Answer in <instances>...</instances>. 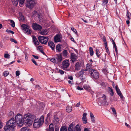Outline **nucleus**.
<instances>
[{
	"label": "nucleus",
	"instance_id": "1",
	"mask_svg": "<svg viewBox=\"0 0 131 131\" xmlns=\"http://www.w3.org/2000/svg\"><path fill=\"white\" fill-rule=\"evenodd\" d=\"M35 118L36 116L35 115L28 114L24 115L23 120L27 126L29 127L32 125L34 120L36 119Z\"/></svg>",
	"mask_w": 131,
	"mask_h": 131
},
{
	"label": "nucleus",
	"instance_id": "2",
	"mask_svg": "<svg viewBox=\"0 0 131 131\" xmlns=\"http://www.w3.org/2000/svg\"><path fill=\"white\" fill-rule=\"evenodd\" d=\"M44 118L43 116H41L39 119H35L33 126L35 128H39L43 124L44 122Z\"/></svg>",
	"mask_w": 131,
	"mask_h": 131
},
{
	"label": "nucleus",
	"instance_id": "3",
	"mask_svg": "<svg viewBox=\"0 0 131 131\" xmlns=\"http://www.w3.org/2000/svg\"><path fill=\"white\" fill-rule=\"evenodd\" d=\"M24 118H22V115L20 114H17L15 117V120L17 124L20 126H22L23 122L25 123L23 120Z\"/></svg>",
	"mask_w": 131,
	"mask_h": 131
},
{
	"label": "nucleus",
	"instance_id": "4",
	"mask_svg": "<svg viewBox=\"0 0 131 131\" xmlns=\"http://www.w3.org/2000/svg\"><path fill=\"white\" fill-rule=\"evenodd\" d=\"M36 4V0H27L26 4V6L30 9H32Z\"/></svg>",
	"mask_w": 131,
	"mask_h": 131
},
{
	"label": "nucleus",
	"instance_id": "5",
	"mask_svg": "<svg viewBox=\"0 0 131 131\" xmlns=\"http://www.w3.org/2000/svg\"><path fill=\"white\" fill-rule=\"evenodd\" d=\"M97 101L98 103H100L102 105L108 104L106 96L104 94L102 95L101 97L98 98Z\"/></svg>",
	"mask_w": 131,
	"mask_h": 131
},
{
	"label": "nucleus",
	"instance_id": "6",
	"mask_svg": "<svg viewBox=\"0 0 131 131\" xmlns=\"http://www.w3.org/2000/svg\"><path fill=\"white\" fill-rule=\"evenodd\" d=\"M21 27L25 33L27 34H29L31 33V30L30 27L28 25L23 24L21 25Z\"/></svg>",
	"mask_w": 131,
	"mask_h": 131
},
{
	"label": "nucleus",
	"instance_id": "7",
	"mask_svg": "<svg viewBox=\"0 0 131 131\" xmlns=\"http://www.w3.org/2000/svg\"><path fill=\"white\" fill-rule=\"evenodd\" d=\"M90 69V73L91 76L94 79H98L99 77V74L97 71L93 69Z\"/></svg>",
	"mask_w": 131,
	"mask_h": 131
},
{
	"label": "nucleus",
	"instance_id": "8",
	"mask_svg": "<svg viewBox=\"0 0 131 131\" xmlns=\"http://www.w3.org/2000/svg\"><path fill=\"white\" fill-rule=\"evenodd\" d=\"M16 122L14 118H12L7 122L6 125L14 128L16 126Z\"/></svg>",
	"mask_w": 131,
	"mask_h": 131
},
{
	"label": "nucleus",
	"instance_id": "9",
	"mask_svg": "<svg viewBox=\"0 0 131 131\" xmlns=\"http://www.w3.org/2000/svg\"><path fill=\"white\" fill-rule=\"evenodd\" d=\"M70 63L69 60H65L62 62V68L64 70H68V68L69 66Z\"/></svg>",
	"mask_w": 131,
	"mask_h": 131
},
{
	"label": "nucleus",
	"instance_id": "10",
	"mask_svg": "<svg viewBox=\"0 0 131 131\" xmlns=\"http://www.w3.org/2000/svg\"><path fill=\"white\" fill-rule=\"evenodd\" d=\"M38 39L40 42L45 44L47 43L48 39V37L43 36H39Z\"/></svg>",
	"mask_w": 131,
	"mask_h": 131
},
{
	"label": "nucleus",
	"instance_id": "11",
	"mask_svg": "<svg viewBox=\"0 0 131 131\" xmlns=\"http://www.w3.org/2000/svg\"><path fill=\"white\" fill-rule=\"evenodd\" d=\"M81 63L80 62H77L74 66L75 69L74 71L76 72L78 71L81 69Z\"/></svg>",
	"mask_w": 131,
	"mask_h": 131
},
{
	"label": "nucleus",
	"instance_id": "12",
	"mask_svg": "<svg viewBox=\"0 0 131 131\" xmlns=\"http://www.w3.org/2000/svg\"><path fill=\"white\" fill-rule=\"evenodd\" d=\"M33 28L35 30H40L42 29V27L40 25L34 23L32 24Z\"/></svg>",
	"mask_w": 131,
	"mask_h": 131
},
{
	"label": "nucleus",
	"instance_id": "13",
	"mask_svg": "<svg viewBox=\"0 0 131 131\" xmlns=\"http://www.w3.org/2000/svg\"><path fill=\"white\" fill-rule=\"evenodd\" d=\"M71 61L72 62H74L77 59V56L76 54L74 53H71L70 57Z\"/></svg>",
	"mask_w": 131,
	"mask_h": 131
},
{
	"label": "nucleus",
	"instance_id": "14",
	"mask_svg": "<svg viewBox=\"0 0 131 131\" xmlns=\"http://www.w3.org/2000/svg\"><path fill=\"white\" fill-rule=\"evenodd\" d=\"M87 115V114L86 113H84L83 115V117L82 118L83 123L84 124H86L87 123V118L86 117V116Z\"/></svg>",
	"mask_w": 131,
	"mask_h": 131
},
{
	"label": "nucleus",
	"instance_id": "15",
	"mask_svg": "<svg viewBox=\"0 0 131 131\" xmlns=\"http://www.w3.org/2000/svg\"><path fill=\"white\" fill-rule=\"evenodd\" d=\"M90 69V68L89 66V67H88V66H86V69H84L83 70H81L79 72V75L80 76H81L82 75H83L84 74V71H85L88 70L89 69Z\"/></svg>",
	"mask_w": 131,
	"mask_h": 131
},
{
	"label": "nucleus",
	"instance_id": "16",
	"mask_svg": "<svg viewBox=\"0 0 131 131\" xmlns=\"http://www.w3.org/2000/svg\"><path fill=\"white\" fill-rule=\"evenodd\" d=\"M4 130L5 131H14V128L6 125L4 127Z\"/></svg>",
	"mask_w": 131,
	"mask_h": 131
},
{
	"label": "nucleus",
	"instance_id": "17",
	"mask_svg": "<svg viewBox=\"0 0 131 131\" xmlns=\"http://www.w3.org/2000/svg\"><path fill=\"white\" fill-rule=\"evenodd\" d=\"M48 45L49 46L52 50L54 49L55 45L53 42L52 41H49L48 42Z\"/></svg>",
	"mask_w": 131,
	"mask_h": 131
},
{
	"label": "nucleus",
	"instance_id": "18",
	"mask_svg": "<svg viewBox=\"0 0 131 131\" xmlns=\"http://www.w3.org/2000/svg\"><path fill=\"white\" fill-rule=\"evenodd\" d=\"M74 131H81V125L77 124L76 125L74 128Z\"/></svg>",
	"mask_w": 131,
	"mask_h": 131
},
{
	"label": "nucleus",
	"instance_id": "19",
	"mask_svg": "<svg viewBox=\"0 0 131 131\" xmlns=\"http://www.w3.org/2000/svg\"><path fill=\"white\" fill-rule=\"evenodd\" d=\"M61 38L60 36L57 35L54 38V41L56 42H57L60 41L61 40Z\"/></svg>",
	"mask_w": 131,
	"mask_h": 131
},
{
	"label": "nucleus",
	"instance_id": "20",
	"mask_svg": "<svg viewBox=\"0 0 131 131\" xmlns=\"http://www.w3.org/2000/svg\"><path fill=\"white\" fill-rule=\"evenodd\" d=\"M56 58L57 59V62L58 63L60 62L62 60V58L61 54H58Z\"/></svg>",
	"mask_w": 131,
	"mask_h": 131
},
{
	"label": "nucleus",
	"instance_id": "21",
	"mask_svg": "<svg viewBox=\"0 0 131 131\" xmlns=\"http://www.w3.org/2000/svg\"><path fill=\"white\" fill-rule=\"evenodd\" d=\"M54 126L52 123L49 125V128L47 129L46 131H54Z\"/></svg>",
	"mask_w": 131,
	"mask_h": 131
},
{
	"label": "nucleus",
	"instance_id": "22",
	"mask_svg": "<svg viewBox=\"0 0 131 131\" xmlns=\"http://www.w3.org/2000/svg\"><path fill=\"white\" fill-rule=\"evenodd\" d=\"M56 49L57 52H60L61 51V46L59 44H58L56 46Z\"/></svg>",
	"mask_w": 131,
	"mask_h": 131
},
{
	"label": "nucleus",
	"instance_id": "23",
	"mask_svg": "<svg viewBox=\"0 0 131 131\" xmlns=\"http://www.w3.org/2000/svg\"><path fill=\"white\" fill-rule=\"evenodd\" d=\"M53 121L55 122V123L57 124L59 122V119L56 116H54Z\"/></svg>",
	"mask_w": 131,
	"mask_h": 131
},
{
	"label": "nucleus",
	"instance_id": "24",
	"mask_svg": "<svg viewBox=\"0 0 131 131\" xmlns=\"http://www.w3.org/2000/svg\"><path fill=\"white\" fill-rule=\"evenodd\" d=\"M50 61L53 63H58L57 62V59L56 58H52L51 59Z\"/></svg>",
	"mask_w": 131,
	"mask_h": 131
},
{
	"label": "nucleus",
	"instance_id": "25",
	"mask_svg": "<svg viewBox=\"0 0 131 131\" xmlns=\"http://www.w3.org/2000/svg\"><path fill=\"white\" fill-rule=\"evenodd\" d=\"M83 87L84 89L87 90H89L90 89V87L87 84L84 85Z\"/></svg>",
	"mask_w": 131,
	"mask_h": 131
},
{
	"label": "nucleus",
	"instance_id": "26",
	"mask_svg": "<svg viewBox=\"0 0 131 131\" xmlns=\"http://www.w3.org/2000/svg\"><path fill=\"white\" fill-rule=\"evenodd\" d=\"M73 124L71 123L69 126L68 127V131H74L73 129Z\"/></svg>",
	"mask_w": 131,
	"mask_h": 131
},
{
	"label": "nucleus",
	"instance_id": "27",
	"mask_svg": "<svg viewBox=\"0 0 131 131\" xmlns=\"http://www.w3.org/2000/svg\"><path fill=\"white\" fill-rule=\"evenodd\" d=\"M40 33L42 35H45L47 34V30L46 29L43 30L40 32Z\"/></svg>",
	"mask_w": 131,
	"mask_h": 131
},
{
	"label": "nucleus",
	"instance_id": "28",
	"mask_svg": "<svg viewBox=\"0 0 131 131\" xmlns=\"http://www.w3.org/2000/svg\"><path fill=\"white\" fill-rule=\"evenodd\" d=\"M89 50L90 55L91 56H93L94 54V51L92 48V47H90Z\"/></svg>",
	"mask_w": 131,
	"mask_h": 131
},
{
	"label": "nucleus",
	"instance_id": "29",
	"mask_svg": "<svg viewBox=\"0 0 131 131\" xmlns=\"http://www.w3.org/2000/svg\"><path fill=\"white\" fill-rule=\"evenodd\" d=\"M11 1L13 4L14 5L16 6L18 4L19 0H11Z\"/></svg>",
	"mask_w": 131,
	"mask_h": 131
},
{
	"label": "nucleus",
	"instance_id": "30",
	"mask_svg": "<svg viewBox=\"0 0 131 131\" xmlns=\"http://www.w3.org/2000/svg\"><path fill=\"white\" fill-rule=\"evenodd\" d=\"M21 131H30L29 129L27 127H25L22 128L21 129Z\"/></svg>",
	"mask_w": 131,
	"mask_h": 131
},
{
	"label": "nucleus",
	"instance_id": "31",
	"mask_svg": "<svg viewBox=\"0 0 131 131\" xmlns=\"http://www.w3.org/2000/svg\"><path fill=\"white\" fill-rule=\"evenodd\" d=\"M66 110L67 112H70L72 110V108L71 106H68L66 108Z\"/></svg>",
	"mask_w": 131,
	"mask_h": 131
},
{
	"label": "nucleus",
	"instance_id": "32",
	"mask_svg": "<svg viewBox=\"0 0 131 131\" xmlns=\"http://www.w3.org/2000/svg\"><path fill=\"white\" fill-rule=\"evenodd\" d=\"M9 20L10 22L12 23V24H10L11 26L13 27H15V25L14 21L12 20Z\"/></svg>",
	"mask_w": 131,
	"mask_h": 131
},
{
	"label": "nucleus",
	"instance_id": "33",
	"mask_svg": "<svg viewBox=\"0 0 131 131\" xmlns=\"http://www.w3.org/2000/svg\"><path fill=\"white\" fill-rule=\"evenodd\" d=\"M57 70H58V73H60L61 75H62L64 73V71L61 70L59 69H57Z\"/></svg>",
	"mask_w": 131,
	"mask_h": 131
},
{
	"label": "nucleus",
	"instance_id": "34",
	"mask_svg": "<svg viewBox=\"0 0 131 131\" xmlns=\"http://www.w3.org/2000/svg\"><path fill=\"white\" fill-rule=\"evenodd\" d=\"M60 131H67V129L66 127L62 126L61 128Z\"/></svg>",
	"mask_w": 131,
	"mask_h": 131
},
{
	"label": "nucleus",
	"instance_id": "35",
	"mask_svg": "<svg viewBox=\"0 0 131 131\" xmlns=\"http://www.w3.org/2000/svg\"><path fill=\"white\" fill-rule=\"evenodd\" d=\"M110 92L111 93H110V95L111 96H113L114 95V92L113 90L111 88L109 87L108 88Z\"/></svg>",
	"mask_w": 131,
	"mask_h": 131
},
{
	"label": "nucleus",
	"instance_id": "36",
	"mask_svg": "<svg viewBox=\"0 0 131 131\" xmlns=\"http://www.w3.org/2000/svg\"><path fill=\"white\" fill-rule=\"evenodd\" d=\"M115 88L116 90V92H117V93L118 94L119 93H121V92L119 90V89L118 88V86L117 85H116L115 86Z\"/></svg>",
	"mask_w": 131,
	"mask_h": 131
},
{
	"label": "nucleus",
	"instance_id": "37",
	"mask_svg": "<svg viewBox=\"0 0 131 131\" xmlns=\"http://www.w3.org/2000/svg\"><path fill=\"white\" fill-rule=\"evenodd\" d=\"M130 13L128 11L127 14H126V16L129 20L130 19Z\"/></svg>",
	"mask_w": 131,
	"mask_h": 131
},
{
	"label": "nucleus",
	"instance_id": "38",
	"mask_svg": "<svg viewBox=\"0 0 131 131\" xmlns=\"http://www.w3.org/2000/svg\"><path fill=\"white\" fill-rule=\"evenodd\" d=\"M6 32H8V33H11L12 34H13L14 33V32L12 31L11 30L7 29L6 30Z\"/></svg>",
	"mask_w": 131,
	"mask_h": 131
},
{
	"label": "nucleus",
	"instance_id": "39",
	"mask_svg": "<svg viewBox=\"0 0 131 131\" xmlns=\"http://www.w3.org/2000/svg\"><path fill=\"white\" fill-rule=\"evenodd\" d=\"M63 55L64 56H66L67 55V52L66 50H64L63 52Z\"/></svg>",
	"mask_w": 131,
	"mask_h": 131
},
{
	"label": "nucleus",
	"instance_id": "40",
	"mask_svg": "<svg viewBox=\"0 0 131 131\" xmlns=\"http://www.w3.org/2000/svg\"><path fill=\"white\" fill-rule=\"evenodd\" d=\"M4 57L7 59H9L10 58V56L7 54H5L4 55Z\"/></svg>",
	"mask_w": 131,
	"mask_h": 131
},
{
	"label": "nucleus",
	"instance_id": "41",
	"mask_svg": "<svg viewBox=\"0 0 131 131\" xmlns=\"http://www.w3.org/2000/svg\"><path fill=\"white\" fill-rule=\"evenodd\" d=\"M111 109L113 113L115 114L116 116V112L115 108L113 107H111Z\"/></svg>",
	"mask_w": 131,
	"mask_h": 131
},
{
	"label": "nucleus",
	"instance_id": "42",
	"mask_svg": "<svg viewBox=\"0 0 131 131\" xmlns=\"http://www.w3.org/2000/svg\"><path fill=\"white\" fill-rule=\"evenodd\" d=\"M96 55L97 57L98 58H99L100 56L101 55V53H100V52L99 51L97 50H96Z\"/></svg>",
	"mask_w": 131,
	"mask_h": 131
},
{
	"label": "nucleus",
	"instance_id": "43",
	"mask_svg": "<svg viewBox=\"0 0 131 131\" xmlns=\"http://www.w3.org/2000/svg\"><path fill=\"white\" fill-rule=\"evenodd\" d=\"M71 29L75 34H77V32L76 30L73 27H71Z\"/></svg>",
	"mask_w": 131,
	"mask_h": 131
},
{
	"label": "nucleus",
	"instance_id": "44",
	"mask_svg": "<svg viewBox=\"0 0 131 131\" xmlns=\"http://www.w3.org/2000/svg\"><path fill=\"white\" fill-rule=\"evenodd\" d=\"M113 46L114 48L115 51L116 53H117L118 52V50L116 44H115L114 45H113Z\"/></svg>",
	"mask_w": 131,
	"mask_h": 131
},
{
	"label": "nucleus",
	"instance_id": "45",
	"mask_svg": "<svg viewBox=\"0 0 131 131\" xmlns=\"http://www.w3.org/2000/svg\"><path fill=\"white\" fill-rule=\"evenodd\" d=\"M31 60L33 63H34L37 66L38 65V64L36 62V61L33 58H32L31 59Z\"/></svg>",
	"mask_w": 131,
	"mask_h": 131
},
{
	"label": "nucleus",
	"instance_id": "46",
	"mask_svg": "<svg viewBox=\"0 0 131 131\" xmlns=\"http://www.w3.org/2000/svg\"><path fill=\"white\" fill-rule=\"evenodd\" d=\"M24 1L20 0L19 1V5L20 7H21L23 6V5Z\"/></svg>",
	"mask_w": 131,
	"mask_h": 131
},
{
	"label": "nucleus",
	"instance_id": "47",
	"mask_svg": "<svg viewBox=\"0 0 131 131\" xmlns=\"http://www.w3.org/2000/svg\"><path fill=\"white\" fill-rule=\"evenodd\" d=\"M9 74V72H8L7 71H6L4 73H3L5 77L7 76Z\"/></svg>",
	"mask_w": 131,
	"mask_h": 131
},
{
	"label": "nucleus",
	"instance_id": "48",
	"mask_svg": "<svg viewBox=\"0 0 131 131\" xmlns=\"http://www.w3.org/2000/svg\"><path fill=\"white\" fill-rule=\"evenodd\" d=\"M34 45L35 46H37L39 45V43L38 40L34 42Z\"/></svg>",
	"mask_w": 131,
	"mask_h": 131
},
{
	"label": "nucleus",
	"instance_id": "49",
	"mask_svg": "<svg viewBox=\"0 0 131 131\" xmlns=\"http://www.w3.org/2000/svg\"><path fill=\"white\" fill-rule=\"evenodd\" d=\"M10 40L11 41L15 43H17V42L13 38L10 39Z\"/></svg>",
	"mask_w": 131,
	"mask_h": 131
},
{
	"label": "nucleus",
	"instance_id": "50",
	"mask_svg": "<svg viewBox=\"0 0 131 131\" xmlns=\"http://www.w3.org/2000/svg\"><path fill=\"white\" fill-rule=\"evenodd\" d=\"M42 47L41 46H39L38 47V48L40 51L42 52Z\"/></svg>",
	"mask_w": 131,
	"mask_h": 131
},
{
	"label": "nucleus",
	"instance_id": "51",
	"mask_svg": "<svg viewBox=\"0 0 131 131\" xmlns=\"http://www.w3.org/2000/svg\"><path fill=\"white\" fill-rule=\"evenodd\" d=\"M103 40L104 43H107V41L105 37V36H103Z\"/></svg>",
	"mask_w": 131,
	"mask_h": 131
},
{
	"label": "nucleus",
	"instance_id": "52",
	"mask_svg": "<svg viewBox=\"0 0 131 131\" xmlns=\"http://www.w3.org/2000/svg\"><path fill=\"white\" fill-rule=\"evenodd\" d=\"M8 115L10 116L14 115V113L13 112L11 111L8 113Z\"/></svg>",
	"mask_w": 131,
	"mask_h": 131
},
{
	"label": "nucleus",
	"instance_id": "53",
	"mask_svg": "<svg viewBox=\"0 0 131 131\" xmlns=\"http://www.w3.org/2000/svg\"><path fill=\"white\" fill-rule=\"evenodd\" d=\"M77 89L80 90H83V89L82 87H80L79 86H78L77 87Z\"/></svg>",
	"mask_w": 131,
	"mask_h": 131
},
{
	"label": "nucleus",
	"instance_id": "54",
	"mask_svg": "<svg viewBox=\"0 0 131 131\" xmlns=\"http://www.w3.org/2000/svg\"><path fill=\"white\" fill-rule=\"evenodd\" d=\"M20 74V72L19 71H17L16 72V76H18Z\"/></svg>",
	"mask_w": 131,
	"mask_h": 131
},
{
	"label": "nucleus",
	"instance_id": "55",
	"mask_svg": "<svg viewBox=\"0 0 131 131\" xmlns=\"http://www.w3.org/2000/svg\"><path fill=\"white\" fill-rule=\"evenodd\" d=\"M37 40L36 37L35 36H34L33 38V42H34L36 41H37Z\"/></svg>",
	"mask_w": 131,
	"mask_h": 131
},
{
	"label": "nucleus",
	"instance_id": "56",
	"mask_svg": "<svg viewBox=\"0 0 131 131\" xmlns=\"http://www.w3.org/2000/svg\"><path fill=\"white\" fill-rule=\"evenodd\" d=\"M118 95L122 99L123 97V95L122 94L121 92L120 93H119L118 94Z\"/></svg>",
	"mask_w": 131,
	"mask_h": 131
},
{
	"label": "nucleus",
	"instance_id": "57",
	"mask_svg": "<svg viewBox=\"0 0 131 131\" xmlns=\"http://www.w3.org/2000/svg\"><path fill=\"white\" fill-rule=\"evenodd\" d=\"M101 85L103 87H105V83H102L101 84Z\"/></svg>",
	"mask_w": 131,
	"mask_h": 131
},
{
	"label": "nucleus",
	"instance_id": "58",
	"mask_svg": "<svg viewBox=\"0 0 131 131\" xmlns=\"http://www.w3.org/2000/svg\"><path fill=\"white\" fill-rule=\"evenodd\" d=\"M108 0H103V3L105 4H106L108 3Z\"/></svg>",
	"mask_w": 131,
	"mask_h": 131
},
{
	"label": "nucleus",
	"instance_id": "59",
	"mask_svg": "<svg viewBox=\"0 0 131 131\" xmlns=\"http://www.w3.org/2000/svg\"><path fill=\"white\" fill-rule=\"evenodd\" d=\"M90 116L91 118H94V116L91 112L90 113Z\"/></svg>",
	"mask_w": 131,
	"mask_h": 131
},
{
	"label": "nucleus",
	"instance_id": "60",
	"mask_svg": "<svg viewBox=\"0 0 131 131\" xmlns=\"http://www.w3.org/2000/svg\"><path fill=\"white\" fill-rule=\"evenodd\" d=\"M125 126H127V127H128V128H130V125H128V124L127 123H125Z\"/></svg>",
	"mask_w": 131,
	"mask_h": 131
},
{
	"label": "nucleus",
	"instance_id": "61",
	"mask_svg": "<svg viewBox=\"0 0 131 131\" xmlns=\"http://www.w3.org/2000/svg\"><path fill=\"white\" fill-rule=\"evenodd\" d=\"M33 57L36 59H38L39 58L37 56H35V55H32Z\"/></svg>",
	"mask_w": 131,
	"mask_h": 131
},
{
	"label": "nucleus",
	"instance_id": "62",
	"mask_svg": "<svg viewBox=\"0 0 131 131\" xmlns=\"http://www.w3.org/2000/svg\"><path fill=\"white\" fill-rule=\"evenodd\" d=\"M36 88L38 89H39L40 87L38 85H36Z\"/></svg>",
	"mask_w": 131,
	"mask_h": 131
},
{
	"label": "nucleus",
	"instance_id": "63",
	"mask_svg": "<svg viewBox=\"0 0 131 131\" xmlns=\"http://www.w3.org/2000/svg\"><path fill=\"white\" fill-rule=\"evenodd\" d=\"M25 60L26 61L28 60V57L27 56V55L25 53Z\"/></svg>",
	"mask_w": 131,
	"mask_h": 131
},
{
	"label": "nucleus",
	"instance_id": "64",
	"mask_svg": "<svg viewBox=\"0 0 131 131\" xmlns=\"http://www.w3.org/2000/svg\"><path fill=\"white\" fill-rule=\"evenodd\" d=\"M84 131H89V128H85L84 130Z\"/></svg>",
	"mask_w": 131,
	"mask_h": 131
}]
</instances>
